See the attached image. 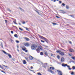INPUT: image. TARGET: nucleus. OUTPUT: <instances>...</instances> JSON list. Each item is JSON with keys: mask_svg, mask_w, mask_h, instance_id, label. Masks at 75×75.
<instances>
[{"mask_svg": "<svg viewBox=\"0 0 75 75\" xmlns=\"http://www.w3.org/2000/svg\"><path fill=\"white\" fill-rule=\"evenodd\" d=\"M62 66L64 67H67L68 68H70V66H69L67 64H62Z\"/></svg>", "mask_w": 75, "mask_h": 75, "instance_id": "nucleus-1", "label": "nucleus"}, {"mask_svg": "<svg viewBox=\"0 0 75 75\" xmlns=\"http://www.w3.org/2000/svg\"><path fill=\"white\" fill-rule=\"evenodd\" d=\"M37 47V45H33L31 46V49L32 50H35V47Z\"/></svg>", "mask_w": 75, "mask_h": 75, "instance_id": "nucleus-2", "label": "nucleus"}, {"mask_svg": "<svg viewBox=\"0 0 75 75\" xmlns=\"http://www.w3.org/2000/svg\"><path fill=\"white\" fill-rule=\"evenodd\" d=\"M44 40H45V41H46V42L47 44H48V39L45 38Z\"/></svg>", "mask_w": 75, "mask_h": 75, "instance_id": "nucleus-3", "label": "nucleus"}, {"mask_svg": "<svg viewBox=\"0 0 75 75\" xmlns=\"http://www.w3.org/2000/svg\"><path fill=\"white\" fill-rule=\"evenodd\" d=\"M69 51L70 52H74V50H73V49L71 48L69 50Z\"/></svg>", "mask_w": 75, "mask_h": 75, "instance_id": "nucleus-4", "label": "nucleus"}, {"mask_svg": "<svg viewBox=\"0 0 75 75\" xmlns=\"http://www.w3.org/2000/svg\"><path fill=\"white\" fill-rule=\"evenodd\" d=\"M23 47H22V49L23 50V51H25L26 50V48L24 46H23Z\"/></svg>", "mask_w": 75, "mask_h": 75, "instance_id": "nucleus-5", "label": "nucleus"}, {"mask_svg": "<svg viewBox=\"0 0 75 75\" xmlns=\"http://www.w3.org/2000/svg\"><path fill=\"white\" fill-rule=\"evenodd\" d=\"M57 72L58 73V74H59V73L60 74V75L61 74H62V72H61V71H59L58 70H57Z\"/></svg>", "mask_w": 75, "mask_h": 75, "instance_id": "nucleus-6", "label": "nucleus"}, {"mask_svg": "<svg viewBox=\"0 0 75 75\" xmlns=\"http://www.w3.org/2000/svg\"><path fill=\"white\" fill-rule=\"evenodd\" d=\"M25 45L26 47H28V46H30V44L28 43L25 44Z\"/></svg>", "mask_w": 75, "mask_h": 75, "instance_id": "nucleus-7", "label": "nucleus"}, {"mask_svg": "<svg viewBox=\"0 0 75 75\" xmlns=\"http://www.w3.org/2000/svg\"><path fill=\"white\" fill-rule=\"evenodd\" d=\"M64 60H65V59H64V58L63 57H62L61 59V62H64Z\"/></svg>", "mask_w": 75, "mask_h": 75, "instance_id": "nucleus-8", "label": "nucleus"}, {"mask_svg": "<svg viewBox=\"0 0 75 75\" xmlns=\"http://www.w3.org/2000/svg\"><path fill=\"white\" fill-rule=\"evenodd\" d=\"M56 52L57 53H59L60 54V53L61 52V50H58L56 51Z\"/></svg>", "mask_w": 75, "mask_h": 75, "instance_id": "nucleus-9", "label": "nucleus"}, {"mask_svg": "<svg viewBox=\"0 0 75 75\" xmlns=\"http://www.w3.org/2000/svg\"><path fill=\"white\" fill-rule=\"evenodd\" d=\"M60 54H61V55L63 56V55H64V52H61L60 53Z\"/></svg>", "mask_w": 75, "mask_h": 75, "instance_id": "nucleus-10", "label": "nucleus"}, {"mask_svg": "<svg viewBox=\"0 0 75 75\" xmlns=\"http://www.w3.org/2000/svg\"><path fill=\"white\" fill-rule=\"evenodd\" d=\"M6 55H8V56L9 58H12L11 56V55L9 54L8 53H7V54Z\"/></svg>", "mask_w": 75, "mask_h": 75, "instance_id": "nucleus-11", "label": "nucleus"}, {"mask_svg": "<svg viewBox=\"0 0 75 75\" xmlns=\"http://www.w3.org/2000/svg\"><path fill=\"white\" fill-rule=\"evenodd\" d=\"M19 9H20V10H21V11H24V9H23V8H21L20 7H19Z\"/></svg>", "mask_w": 75, "mask_h": 75, "instance_id": "nucleus-12", "label": "nucleus"}, {"mask_svg": "<svg viewBox=\"0 0 75 75\" xmlns=\"http://www.w3.org/2000/svg\"><path fill=\"white\" fill-rule=\"evenodd\" d=\"M39 37H40L41 38H42V39H44V38H45L43 37V36H42L40 35H39Z\"/></svg>", "mask_w": 75, "mask_h": 75, "instance_id": "nucleus-13", "label": "nucleus"}, {"mask_svg": "<svg viewBox=\"0 0 75 75\" xmlns=\"http://www.w3.org/2000/svg\"><path fill=\"white\" fill-rule=\"evenodd\" d=\"M23 64H27V62H26V61H25V60H23Z\"/></svg>", "mask_w": 75, "mask_h": 75, "instance_id": "nucleus-14", "label": "nucleus"}, {"mask_svg": "<svg viewBox=\"0 0 75 75\" xmlns=\"http://www.w3.org/2000/svg\"><path fill=\"white\" fill-rule=\"evenodd\" d=\"M29 58L30 60H32L33 59V57L31 56H30L29 57Z\"/></svg>", "mask_w": 75, "mask_h": 75, "instance_id": "nucleus-15", "label": "nucleus"}, {"mask_svg": "<svg viewBox=\"0 0 75 75\" xmlns=\"http://www.w3.org/2000/svg\"><path fill=\"white\" fill-rule=\"evenodd\" d=\"M2 52H4V54H6V55H7L8 54L7 52H5V51L4 50H2Z\"/></svg>", "mask_w": 75, "mask_h": 75, "instance_id": "nucleus-16", "label": "nucleus"}, {"mask_svg": "<svg viewBox=\"0 0 75 75\" xmlns=\"http://www.w3.org/2000/svg\"><path fill=\"white\" fill-rule=\"evenodd\" d=\"M38 48H39V49H40L41 50H42V47H41L40 46H39Z\"/></svg>", "mask_w": 75, "mask_h": 75, "instance_id": "nucleus-17", "label": "nucleus"}, {"mask_svg": "<svg viewBox=\"0 0 75 75\" xmlns=\"http://www.w3.org/2000/svg\"><path fill=\"white\" fill-rule=\"evenodd\" d=\"M14 36L15 37H16V38H18V35H17V34H15L14 35Z\"/></svg>", "mask_w": 75, "mask_h": 75, "instance_id": "nucleus-18", "label": "nucleus"}, {"mask_svg": "<svg viewBox=\"0 0 75 75\" xmlns=\"http://www.w3.org/2000/svg\"><path fill=\"white\" fill-rule=\"evenodd\" d=\"M44 54L46 56L48 55V54L47 53V52H44Z\"/></svg>", "mask_w": 75, "mask_h": 75, "instance_id": "nucleus-19", "label": "nucleus"}, {"mask_svg": "<svg viewBox=\"0 0 75 75\" xmlns=\"http://www.w3.org/2000/svg\"><path fill=\"white\" fill-rule=\"evenodd\" d=\"M36 51L38 52H40V49L38 48L36 49Z\"/></svg>", "mask_w": 75, "mask_h": 75, "instance_id": "nucleus-20", "label": "nucleus"}, {"mask_svg": "<svg viewBox=\"0 0 75 75\" xmlns=\"http://www.w3.org/2000/svg\"><path fill=\"white\" fill-rule=\"evenodd\" d=\"M25 40H26V41H29V39L27 38H25Z\"/></svg>", "mask_w": 75, "mask_h": 75, "instance_id": "nucleus-21", "label": "nucleus"}, {"mask_svg": "<svg viewBox=\"0 0 75 75\" xmlns=\"http://www.w3.org/2000/svg\"><path fill=\"white\" fill-rule=\"evenodd\" d=\"M66 8H67V9H69V6L67 5L66 6Z\"/></svg>", "mask_w": 75, "mask_h": 75, "instance_id": "nucleus-22", "label": "nucleus"}, {"mask_svg": "<svg viewBox=\"0 0 75 75\" xmlns=\"http://www.w3.org/2000/svg\"><path fill=\"white\" fill-rule=\"evenodd\" d=\"M25 58L26 60V61H28V58H26V57H25Z\"/></svg>", "mask_w": 75, "mask_h": 75, "instance_id": "nucleus-23", "label": "nucleus"}, {"mask_svg": "<svg viewBox=\"0 0 75 75\" xmlns=\"http://www.w3.org/2000/svg\"><path fill=\"white\" fill-rule=\"evenodd\" d=\"M41 55H44V54L43 53V52H40V54Z\"/></svg>", "mask_w": 75, "mask_h": 75, "instance_id": "nucleus-24", "label": "nucleus"}, {"mask_svg": "<svg viewBox=\"0 0 75 75\" xmlns=\"http://www.w3.org/2000/svg\"><path fill=\"white\" fill-rule=\"evenodd\" d=\"M1 45V47L2 48H3V44L2 43H1V45Z\"/></svg>", "mask_w": 75, "mask_h": 75, "instance_id": "nucleus-25", "label": "nucleus"}, {"mask_svg": "<svg viewBox=\"0 0 75 75\" xmlns=\"http://www.w3.org/2000/svg\"><path fill=\"white\" fill-rule=\"evenodd\" d=\"M61 13H62L63 14H65V13H66V12H65L64 11H63V12H62Z\"/></svg>", "mask_w": 75, "mask_h": 75, "instance_id": "nucleus-26", "label": "nucleus"}, {"mask_svg": "<svg viewBox=\"0 0 75 75\" xmlns=\"http://www.w3.org/2000/svg\"><path fill=\"white\" fill-rule=\"evenodd\" d=\"M19 29L20 30H21V31H23V29H21V28H19Z\"/></svg>", "mask_w": 75, "mask_h": 75, "instance_id": "nucleus-27", "label": "nucleus"}, {"mask_svg": "<svg viewBox=\"0 0 75 75\" xmlns=\"http://www.w3.org/2000/svg\"><path fill=\"white\" fill-rule=\"evenodd\" d=\"M71 58L73 59H75V57H71Z\"/></svg>", "mask_w": 75, "mask_h": 75, "instance_id": "nucleus-28", "label": "nucleus"}, {"mask_svg": "<svg viewBox=\"0 0 75 75\" xmlns=\"http://www.w3.org/2000/svg\"><path fill=\"white\" fill-rule=\"evenodd\" d=\"M62 4L63 6H65V4L64 3H63Z\"/></svg>", "mask_w": 75, "mask_h": 75, "instance_id": "nucleus-29", "label": "nucleus"}, {"mask_svg": "<svg viewBox=\"0 0 75 75\" xmlns=\"http://www.w3.org/2000/svg\"><path fill=\"white\" fill-rule=\"evenodd\" d=\"M50 72H51V73H52V74H54V72H53V71H52V70H51V71H50Z\"/></svg>", "mask_w": 75, "mask_h": 75, "instance_id": "nucleus-30", "label": "nucleus"}, {"mask_svg": "<svg viewBox=\"0 0 75 75\" xmlns=\"http://www.w3.org/2000/svg\"><path fill=\"white\" fill-rule=\"evenodd\" d=\"M71 75H74V72H72L71 73Z\"/></svg>", "mask_w": 75, "mask_h": 75, "instance_id": "nucleus-31", "label": "nucleus"}, {"mask_svg": "<svg viewBox=\"0 0 75 75\" xmlns=\"http://www.w3.org/2000/svg\"><path fill=\"white\" fill-rule=\"evenodd\" d=\"M16 42H17V43H19V42H20V41L18 40H16Z\"/></svg>", "mask_w": 75, "mask_h": 75, "instance_id": "nucleus-32", "label": "nucleus"}, {"mask_svg": "<svg viewBox=\"0 0 75 75\" xmlns=\"http://www.w3.org/2000/svg\"><path fill=\"white\" fill-rule=\"evenodd\" d=\"M72 68H73V69H75V66H73Z\"/></svg>", "mask_w": 75, "mask_h": 75, "instance_id": "nucleus-33", "label": "nucleus"}, {"mask_svg": "<svg viewBox=\"0 0 75 75\" xmlns=\"http://www.w3.org/2000/svg\"><path fill=\"white\" fill-rule=\"evenodd\" d=\"M38 75H42V74H41L40 73H38Z\"/></svg>", "mask_w": 75, "mask_h": 75, "instance_id": "nucleus-34", "label": "nucleus"}, {"mask_svg": "<svg viewBox=\"0 0 75 75\" xmlns=\"http://www.w3.org/2000/svg\"><path fill=\"white\" fill-rule=\"evenodd\" d=\"M42 67H43V68H46V66H42Z\"/></svg>", "mask_w": 75, "mask_h": 75, "instance_id": "nucleus-35", "label": "nucleus"}, {"mask_svg": "<svg viewBox=\"0 0 75 75\" xmlns=\"http://www.w3.org/2000/svg\"><path fill=\"white\" fill-rule=\"evenodd\" d=\"M2 65H3V67H4L5 68H6V67H7V66H5L4 65H3V64H2Z\"/></svg>", "mask_w": 75, "mask_h": 75, "instance_id": "nucleus-36", "label": "nucleus"}, {"mask_svg": "<svg viewBox=\"0 0 75 75\" xmlns=\"http://www.w3.org/2000/svg\"><path fill=\"white\" fill-rule=\"evenodd\" d=\"M52 24H53V25H56V24H57V23H53Z\"/></svg>", "mask_w": 75, "mask_h": 75, "instance_id": "nucleus-37", "label": "nucleus"}, {"mask_svg": "<svg viewBox=\"0 0 75 75\" xmlns=\"http://www.w3.org/2000/svg\"><path fill=\"white\" fill-rule=\"evenodd\" d=\"M56 17H57V18H60V17H58V16H56Z\"/></svg>", "mask_w": 75, "mask_h": 75, "instance_id": "nucleus-38", "label": "nucleus"}, {"mask_svg": "<svg viewBox=\"0 0 75 75\" xmlns=\"http://www.w3.org/2000/svg\"><path fill=\"white\" fill-rule=\"evenodd\" d=\"M57 58H58V59H59V58H60L59 56V55L57 56Z\"/></svg>", "mask_w": 75, "mask_h": 75, "instance_id": "nucleus-39", "label": "nucleus"}, {"mask_svg": "<svg viewBox=\"0 0 75 75\" xmlns=\"http://www.w3.org/2000/svg\"><path fill=\"white\" fill-rule=\"evenodd\" d=\"M51 70L50 69H48V71L49 72H51Z\"/></svg>", "mask_w": 75, "mask_h": 75, "instance_id": "nucleus-40", "label": "nucleus"}, {"mask_svg": "<svg viewBox=\"0 0 75 75\" xmlns=\"http://www.w3.org/2000/svg\"><path fill=\"white\" fill-rule=\"evenodd\" d=\"M0 68H1L2 69H3V67L1 65H0Z\"/></svg>", "mask_w": 75, "mask_h": 75, "instance_id": "nucleus-41", "label": "nucleus"}, {"mask_svg": "<svg viewBox=\"0 0 75 75\" xmlns=\"http://www.w3.org/2000/svg\"><path fill=\"white\" fill-rule=\"evenodd\" d=\"M59 3H60V4H61V3H62V2H61V1H59Z\"/></svg>", "mask_w": 75, "mask_h": 75, "instance_id": "nucleus-42", "label": "nucleus"}, {"mask_svg": "<svg viewBox=\"0 0 75 75\" xmlns=\"http://www.w3.org/2000/svg\"><path fill=\"white\" fill-rule=\"evenodd\" d=\"M5 21L6 24H7V21L6 20H5Z\"/></svg>", "mask_w": 75, "mask_h": 75, "instance_id": "nucleus-43", "label": "nucleus"}, {"mask_svg": "<svg viewBox=\"0 0 75 75\" xmlns=\"http://www.w3.org/2000/svg\"><path fill=\"white\" fill-rule=\"evenodd\" d=\"M10 40L11 41V42H13V40H12L11 39H10Z\"/></svg>", "mask_w": 75, "mask_h": 75, "instance_id": "nucleus-44", "label": "nucleus"}, {"mask_svg": "<svg viewBox=\"0 0 75 75\" xmlns=\"http://www.w3.org/2000/svg\"><path fill=\"white\" fill-rule=\"evenodd\" d=\"M52 70H54L55 69V68L54 67H52Z\"/></svg>", "mask_w": 75, "mask_h": 75, "instance_id": "nucleus-45", "label": "nucleus"}, {"mask_svg": "<svg viewBox=\"0 0 75 75\" xmlns=\"http://www.w3.org/2000/svg\"><path fill=\"white\" fill-rule=\"evenodd\" d=\"M44 65L45 66H47V63H45L44 64Z\"/></svg>", "mask_w": 75, "mask_h": 75, "instance_id": "nucleus-46", "label": "nucleus"}, {"mask_svg": "<svg viewBox=\"0 0 75 75\" xmlns=\"http://www.w3.org/2000/svg\"><path fill=\"white\" fill-rule=\"evenodd\" d=\"M7 10L9 11H11V10H10V9L9 8H8Z\"/></svg>", "mask_w": 75, "mask_h": 75, "instance_id": "nucleus-47", "label": "nucleus"}, {"mask_svg": "<svg viewBox=\"0 0 75 75\" xmlns=\"http://www.w3.org/2000/svg\"><path fill=\"white\" fill-rule=\"evenodd\" d=\"M41 42H45V41L41 40Z\"/></svg>", "mask_w": 75, "mask_h": 75, "instance_id": "nucleus-48", "label": "nucleus"}, {"mask_svg": "<svg viewBox=\"0 0 75 75\" xmlns=\"http://www.w3.org/2000/svg\"><path fill=\"white\" fill-rule=\"evenodd\" d=\"M11 34H13V31H11Z\"/></svg>", "mask_w": 75, "mask_h": 75, "instance_id": "nucleus-49", "label": "nucleus"}, {"mask_svg": "<svg viewBox=\"0 0 75 75\" xmlns=\"http://www.w3.org/2000/svg\"><path fill=\"white\" fill-rule=\"evenodd\" d=\"M25 52H28V50H25Z\"/></svg>", "mask_w": 75, "mask_h": 75, "instance_id": "nucleus-50", "label": "nucleus"}, {"mask_svg": "<svg viewBox=\"0 0 75 75\" xmlns=\"http://www.w3.org/2000/svg\"><path fill=\"white\" fill-rule=\"evenodd\" d=\"M69 42L70 44H72V42L71 41H69Z\"/></svg>", "mask_w": 75, "mask_h": 75, "instance_id": "nucleus-51", "label": "nucleus"}, {"mask_svg": "<svg viewBox=\"0 0 75 75\" xmlns=\"http://www.w3.org/2000/svg\"><path fill=\"white\" fill-rule=\"evenodd\" d=\"M13 23H15V24H17V23H16V22H15V21H13Z\"/></svg>", "mask_w": 75, "mask_h": 75, "instance_id": "nucleus-52", "label": "nucleus"}, {"mask_svg": "<svg viewBox=\"0 0 75 75\" xmlns=\"http://www.w3.org/2000/svg\"><path fill=\"white\" fill-rule=\"evenodd\" d=\"M59 11H61L62 12H64V10H60Z\"/></svg>", "mask_w": 75, "mask_h": 75, "instance_id": "nucleus-53", "label": "nucleus"}, {"mask_svg": "<svg viewBox=\"0 0 75 75\" xmlns=\"http://www.w3.org/2000/svg\"><path fill=\"white\" fill-rule=\"evenodd\" d=\"M36 12L37 13H38V14H39L40 13V12H38V11H37Z\"/></svg>", "mask_w": 75, "mask_h": 75, "instance_id": "nucleus-54", "label": "nucleus"}, {"mask_svg": "<svg viewBox=\"0 0 75 75\" xmlns=\"http://www.w3.org/2000/svg\"><path fill=\"white\" fill-rule=\"evenodd\" d=\"M25 21L23 22L22 23L23 24H25Z\"/></svg>", "mask_w": 75, "mask_h": 75, "instance_id": "nucleus-55", "label": "nucleus"}, {"mask_svg": "<svg viewBox=\"0 0 75 75\" xmlns=\"http://www.w3.org/2000/svg\"><path fill=\"white\" fill-rule=\"evenodd\" d=\"M69 68V70H71V68L69 67H68Z\"/></svg>", "mask_w": 75, "mask_h": 75, "instance_id": "nucleus-56", "label": "nucleus"}, {"mask_svg": "<svg viewBox=\"0 0 75 75\" xmlns=\"http://www.w3.org/2000/svg\"><path fill=\"white\" fill-rule=\"evenodd\" d=\"M0 71H1V72H4V71H2V70H1V69H0Z\"/></svg>", "mask_w": 75, "mask_h": 75, "instance_id": "nucleus-57", "label": "nucleus"}, {"mask_svg": "<svg viewBox=\"0 0 75 75\" xmlns=\"http://www.w3.org/2000/svg\"><path fill=\"white\" fill-rule=\"evenodd\" d=\"M31 69H32V68H33V66H31Z\"/></svg>", "mask_w": 75, "mask_h": 75, "instance_id": "nucleus-58", "label": "nucleus"}, {"mask_svg": "<svg viewBox=\"0 0 75 75\" xmlns=\"http://www.w3.org/2000/svg\"><path fill=\"white\" fill-rule=\"evenodd\" d=\"M51 56H54V55L52 54H51Z\"/></svg>", "mask_w": 75, "mask_h": 75, "instance_id": "nucleus-59", "label": "nucleus"}, {"mask_svg": "<svg viewBox=\"0 0 75 75\" xmlns=\"http://www.w3.org/2000/svg\"><path fill=\"white\" fill-rule=\"evenodd\" d=\"M26 28V30H28V28Z\"/></svg>", "mask_w": 75, "mask_h": 75, "instance_id": "nucleus-60", "label": "nucleus"}, {"mask_svg": "<svg viewBox=\"0 0 75 75\" xmlns=\"http://www.w3.org/2000/svg\"><path fill=\"white\" fill-rule=\"evenodd\" d=\"M55 1H56V0H54V2H55Z\"/></svg>", "mask_w": 75, "mask_h": 75, "instance_id": "nucleus-61", "label": "nucleus"}, {"mask_svg": "<svg viewBox=\"0 0 75 75\" xmlns=\"http://www.w3.org/2000/svg\"><path fill=\"white\" fill-rule=\"evenodd\" d=\"M18 24L19 25H21V23H19Z\"/></svg>", "mask_w": 75, "mask_h": 75, "instance_id": "nucleus-62", "label": "nucleus"}, {"mask_svg": "<svg viewBox=\"0 0 75 75\" xmlns=\"http://www.w3.org/2000/svg\"><path fill=\"white\" fill-rule=\"evenodd\" d=\"M50 69H52V67H50Z\"/></svg>", "mask_w": 75, "mask_h": 75, "instance_id": "nucleus-63", "label": "nucleus"}, {"mask_svg": "<svg viewBox=\"0 0 75 75\" xmlns=\"http://www.w3.org/2000/svg\"><path fill=\"white\" fill-rule=\"evenodd\" d=\"M17 48H19V47H18V46H17Z\"/></svg>", "mask_w": 75, "mask_h": 75, "instance_id": "nucleus-64", "label": "nucleus"}]
</instances>
